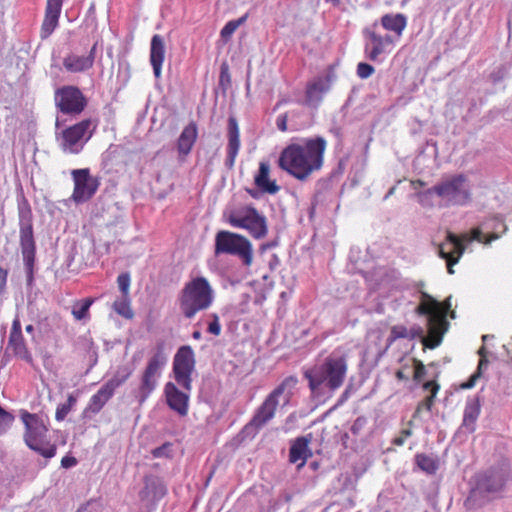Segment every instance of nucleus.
Wrapping results in <instances>:
<instances>
[{
  "label": "nucleus",
  "mask_w": 512,
  "mask_h": 512,
  "mask_svg": "<svg viewBox=\"0 0 512 512\" xmlns=\"http://www.w3.org/2000/svg\"><path fill=\"white\" fill-rule=\"evenodd\" d=\"M508 231L505 224V216L502 214H492L483 219L479 225L473 228L470 233H464L460 237L448 232L447 241L438 246V255L446 260L447 271L454 274L453 266L457 264L465 252L464 242L470 243L477 241L486 246L493 241L498 240Z\"/></svg>",
  "instance_id": "obj_1"
},
{
  "label": "nucleus",
  "mask_w": 512,
  "mask_h": 512,
  "mask_svg": "<svg viewBox=\"0 0 512 512\" xmlns=\"http://www.w3.org/2000/svg\"><path fill=\"white\" fill-rule=\"evenodd\" d=\"M326 146L321 136L291 143L281 152L279 167L298 180H306L322 167Z\"/></svg>",
  "instance_id": "obj_2"
},
{
  "label": "nucleus",
  "mask_w": 512,
  "mask_h": 512,
  "mask_svg": "<svg viewBox=\"0 0 512 512\" xmlns=\"http://www.w3.org/2000/svg\"><path fill=\"white\" fill-rule=\"evenodd\" d=\"M348 370L347 357L333 352L320 364L304 371L311 395L316 399L331 398L344 383Z\"/></svg>",
  "instance_id": "obj_3"
},
{
  "label": "nucleus",
  "mask_w": 512,
  "mask_h": 512,
  "mask_svg": "<svg viewBox=\"0 0 512 512\" xmlns=\"http://www.w3.org/2000/svg\"><path fill=\"white\" fill-rule=\"evenodd\" d=\"M450 306V297L442 305L428 293L421 292V303L416 312L427 316V335L422 339L425 347L434 349L441 344L449 326L446 315Z\"/></svg>",
  "instance_id": "obj_4"
},
{
  "label": "nucleus",
  "mask_w": 512,
  "mask_h": 512,
  "mask_svg": "<svg viewBox=\"0 0 512 512\" xmlns=\"http://www.w3.org/2000/svg\"><path fill=\"white\" fill-rule=\"evenodd\" d=\"M215 292L209 281L198 276L186 282L178 295L179 309L183 316L192 319L198 312L211 307Z\"/></svg>",
  "instance_id": "obj_5"
},
{
  "label": "nucleus",
  "mask_w": 512,
  "mask_h": 512,
  "mask_svg": "<svg viewBox=\"0 0 512 512\" xmlns=\"http://www.w3.org/2000/svg\"><path fill=\"white\" fill-rule=\"evenodd\" d=\"M296 383L292 377L284 379L274 390H272L262 404L256 409L251 420L244 426L242 433L247 436H255L258 431L270 422L276 413V409L283 400L286 405L291 397V392L287 391Z\"/></svg>",
  "instance_id": "obj_6"
},
{
  "label": "nucleus",
  "mask_w": 512,
  "mask_h": 512,
  "mask_svg": "<svg viewBox=\"0 0 512 512\" xmlns=\"http://www.w3.org/2000/svg\"><path fill=\"white\" fill-rule=\"evenodd\" d=\"M20 417L25 427V444L44 458L54 457L56 446L48 440V417L25 410L21 411Z\"/></svg>",
  "instance_id": "obj_7"
},
{
  "label": "nucleus",
  "mask_w": 512,
  "mask_h": 512,
  "mask_svg": "<svg viewBox=\"0 0 512 512\" xmlns=\"http://www.w3.org/2000/svg\"><path fill=\"white\" fill-rule=\"evenodd\" d=\"M167 362L165 344L159 342L141 373L139 385L132 391V395L140 405L156 390Z\"/></svg>",
  "instance_id": "obj_8"
},
{
  "label": "nucleus",
  "mask_w": 512,
  "mask_h": 512,
  "mask_svg": "<svg viewBox=\"0 0 512 512\" xmlns=\"http://www.w3.org/2000/svg\"><path fill=\"white\" fill-rule=\"evenodd\" d=\"M509 480L510 470L506 465L492 467L477 473L474 477L475 484L470 491L467 501L470 499L489 501L498 498L503 493Z\"/></svg>",
  "instance_id": "obj_9"
},
{
  "label": "nucleus",
  "mask_w": 512,
  "mask_h": 512,
  "mask_svg": "<svg viewBox=\"0 0 512 512\" xmlns=\"http://www.w3.org/2000/svg\"><path fill=\"white\" fill-rule=\"evenodd\" d=\"M215 254H229L237 256L244 265L250 266L253 260L251 242L244 236L222 230L215 237Z\"/></svg>",
  "instance_id": "obj_10"
},
{
  "label": "nucleus",
  "mask_w": 512,
  "mask_h": 512,
  "mask_svg": "<svg viewBox=\"0 0 512 512\" xmlns=\"http://www.w3.org/2000/svg\"><path fill=\"white\" fill-rule=\"evenodd\" d=\"M19 238L27 275V282L28 284H31L33 281L36 245L33 232L32 214L29 209L20 210L19 212Z\"/></svg>",
  "instance_id": "obj_11"
},
{
  "label": "nucleus",
  "mask_w": 512,
  "mask_h": 512,
  "mask_svg": "<svg viewBox=\"0 0 512 512\" xmlns=\"http://www.w3.org/2000/svg\"><path fill=\"white\" fill-rule=\"evenodd\" d=\"M228 222L235 228L247 230L255 239H262L268 233L266 217L252 206L232 211L228 217Z\"/></svg>",
  "instance_id": "obj_12"
},
{
  "label": "nucleus",
  "mask_w": 512,
  "mask_h": 512,
  "mask_svg": "<svg viewBox=\"0 0 512 512\" xmlns=\"http://www.w3.org/2000/svg\"><path fill=\"white\" fill-rule=\"evenodd\" d=\"M434 191L445 205H464L471 197L467 178L462 174L454 175L434 185Z\"/></svg>",
  "instance_id": "obj_13"
},
{
  "label": "nucleus",
  "mask_w": 512,
  "mask_h": 512,
  "mask_svg": "<svg viewBox=\"0 0 512 512\" xmlns=\"http://www.w3.org/2000/svg\"><path fill=\"white\" fill-rule=\"evenodd\" d=\"M95 127L90 119H85L64 129L57 138L61 149L65 153L78 154L92 137Z\"/></svg>",
  "instance_id": "obj_14"
},
{
  "label": "nucleus",
  "mask_w": 512,
  "mask_h": 512,
  "mask_svg": "<svg viewBox=\"0 0 512 512\" xmlns=\"http://www.w3.org/2000/svg\"><path fill=\"white\" fill-rule=\"evenodd\" d=\"M195 369V354L189 345L181 346L173 359V374L175 381L184 390L192 389V373Z\"/></svg>",
  "instance_id": "obj_15"
},
{
  "label": "nucleus",
  "mask_w": 512,
  "mask_h": 512,
  "mask_svg": "<svg viewBox=\"0 0 512 512\" xmlns=\"http://www.w3.org/2000/svg\"><path fill=\"white\" fill-rule=\"evenodd\" d=\"M55 105L63 114L79 115L86 107L87 100L75 86H64L55 92Z\"/></svg>",
  "instance_id": "obj_16"
},
{
  "label": "nucleus",
  "mask_w": 512,
  "mask_h": 512,
  "mask_svg": "<svg viewBox=\"0 0 512 512\" xmlns=\"http://www.w3.org/2000/svg\"><path fill=\"white\" fill-rule=\"evenodd\" d=\"M74 181L72 199L76 203H83L93 197L99 187L97 178L91 176L89 169H75L71 172Z\"/></svg>",
  "instance_id": "obj_17"
},
{
  "label": "nucleus",
  "mask_w": 512,
  "mask_h": 512,
  "mask_svg": "<svg viewBox=\"0 0 512 512\" xmlns=\"http://www.w3.org/2000/svg\"><path fill=\"white\" fill-rule=\"evenodd\" d=\"M334 75L327 73L316 77L307 84L305 92V104L317 108L323 100L324 95L330 90Z\"/></svg>",
  "instance_id": "obj_18"
},
{
  "label": "nucleus",
  "mask_w": 512,
  "mask_h": 512,
  "mask_svg": "<svg viewBox=\"0 0 512 512\" xmlns=\"http://www.w3.org/2000/svg\"><path fill=\"white\" fill-rule=\"evenodd\" d=\"M189 392L179 390L173 382H167L164 386V395L168 407L182 417L188 414Z\"/></svg>",
  "instance_id": "obj_19"
},
{
  "label": "nucleus",
  "mask_w": 512,
  "mask_h": 512,
  "mask_svg": "<svg viewBox=\"0 0 512 512\" xmlns=\"http://www.w3.org/2000/svg\"><path fill=\"white\" fill-rule=\"evenodd\" d=\"M364 35L368 38L365 44V53L372 61L378 60L379 56L386 52V48L393 44L390 35H379L372 28H366Z\"/></svg>",
  "instance_id": "obj_20"
},
{
  "label": "nucleus",
  "mask_w": 512,
  "mask_h": 512,
  "mask_svg": "<svg viewBox=\"0 0 512 512\" xmlns=\"http://www.w3.org/2000/svg\"><path fill=\"white\" fill-rule=\"evenodd\" d=\"M63 0H47L45 17L41 26L40 36L48 38L58 26Z\"/></svg>",
  "instance_id": "obj_21"
},
{
  "label": "nucleus",
  "mask_w": 512,
  "mask_h": 512,
  "mask_svg": "<svg viewBox=\"0 0 512 512\" xmlns=\"http://www.w3.org/2000/svg\"><path fill=\"white\" fill-rule=\"evenodd\" d=\"M115 389L111 387L107 382H105L100 389L91 396L84 413L87 414H98L105 404L113 397L115 394Z\"/></svg>",
  "instance_id": "obj_22"
},
{
  "label": "nucleus",
  "mask_w": 512,
  "mask_h": 512,
  "mask_svg": "<svg viewBox=\"0 0 512 512\" xmlns=\"http://www.w3.org/2000/svg\"><path fill=\"white\" fill-rule=\"evenodd\" d=\"M165 59V43L162 36L156 34L151 39L150 45V63L156 78H160L162 64Z\"/></svg>",
  "instance_id": "obj_23"
},
{
  "label": "nucleus",
  "mask_w": 512,
  "mask_h": 512,
  "mask_svg": "<svg viewBox=\"0 0 512 512\" xmlns=\"http://www.w3.org/2000/svg\"><path fill=\"white\" fill-rule=\"evenodd\" d=\"M309 442L310 439L305 436L298 437L290 447L289 461L294 464L298 463V468L303 467L307 459L312 455L309 449Z\"/></svg>",
  "instance_id": "obj_24"
},
{
  "label": "nucleus",
  "mask_w": 512,
  "mask_h": 512,
  "mask_svg": "<svg viewBox=\"0 0 512 512\" xmlns=\"http://www.w3.org/2000/svg\"><path fill=\"white\" fill-rule=\"evenodd\" d=\"M481 405L478 397H469L465 403L462 427L469 433L475 431L476 421L480 415Z\"/></svg>",
  "instance_id": "obj_25"
},
{
  "label": "nucleus",
  "mask_w": 512,
  "mask_h": 512,
  "mask_svg": "<svg viewBox=\"0 0 512 512\" xmlns=\"http://www.w3.org/2000/svg\"><path fill=\"white\" fill-rule=\"evenodd\" d=\"M270 165L268 162L261 161L259 163L258 173L254 177L255 185L263 192L275 194L279 191V186L275 181L269 179Z\"/></svg>",
  "instance_id": "obj_26"
},
{
  "label": "nucleus",
  "mask_w": 512,
  "mask_h": 512,
  "mask_svg": "<svg viewBox=\"0 0 512 512\" xmlns=\"http://www.w3.org/2000/svg\"><path fill=\"white\" fill-rule=\"evenodd\" d=\"M197 134V126L194 122L184 127L177 141V149L180 155L186 156L190 153L197 139Z\"/></svg>",
  "instance_id": "obj_27"
},
{
  "label": "nucleus",
  "mask_w": 512,
  "mask_h": 512,
  "mask_svg": "<svg viewBox=\"0 0 512 512\" xmlns=\"http://www.w3.org/2000/svg\"><path fill=\"white\" fill-rule=\"evenodd\" d=\"M382 27L400 37L407 26V17L401 13H388L381 17Z\"/></svg>",
  "instance_id": "obj_28"
},
{
  "label": "nucleus",
  "mask_w": 512,
  "mask_h": 512,
  "mask_svg": "<svg viewBox=\"0 0 512 512\" xmlns=\"http://www.w3.org/2000/svg\"><path fill=\"white\" fill-rule=\"evenodd\" d=\"M145 487L140 492V497L145 499L152 495L153 499L159 500L165 496L167 489L163 482L153 476H146L144 479Z\"/></svg>",
  "instance_id": "obj_29"
},
{
  "label": "nucleus",
  "mask_w": 512,
  "mask_h": 512,
  "mask_svg": "<svg viewBox=\"0 0 512 512\" xmlns=\"http://www.w3.org/2000/svg\"><path fill=\"white\" fill-rule=\"evenodd\" d=\"M63 66L71 73H81L92 68L91 58L76 54H69L63 59Z\"/></svg>",
  "instance_id": "obj_30"
},
{
  "label": "nucleus",
  "mask_w": 512,
  "mask_h": 512,
  "mask_svg": "<svg viewBox=\"0 0 512 512\" xmlns=\"http://www.w3.org/2000/svg\"><path fill=\"white\" fill-rule=\"evenodd\" d=\"M423 330L420 327L407 329L403 325H394L391 328L390 335L387 339L388 346H390L397 339H414L416 337H421Z\"/></svg>",
  "instance_id": "obj_31"
},
{
  "label": "nucleus",
  "mask_w": 512,
  "mask_h": 512,
  "mask_svg": "<svg viewBox=\"0 0 512 512\" xmlns=\"http://www.w3.org/2000/svg\"><path fill=\"white\" fill-rule=\"evenodd\" d=\"M228 145L227 151L239 152L240 149V132L238 122L234 117L228 119Z\"/></svg>",
  "instance_id": "obj_32"
},
{
  "label": "nucleus",
  "mask_w": 512,
  "mask_h": 512,
  "mask_svg": "<svg viewBox=\"0 0 512 512\" xmlns=\"http://www.w3.org/2000/svg\"><path fill=\"white\" fill-rule=\"evenodd\" d=\"M9 346L16 356L23 360L31 361V354L26 347L23 335L9 336Z\"/></svg>",
  "instance_id": "obj_33"
},
{
  "label": "nucleus",
  "mask_w": 512,
  "mask_h": 512,
  "mask_svg": "<svg viewBox=\"0 0 512 512\" xmlns=\"http://www.w3.org/2000/svg\"><path fill=\"white\" fill-rule=\"evenodd\" d=\"M133 368L129 365H122L117 368L112 378L107 383L115 390L124 384L132 375Z\"/></svg>",
  "instance_id": "obj_34"
},
{
  "label": "nucleus",
  "mask_w": 512,
  "mask_h": 512,
  "mask_svg": "<svg viewBox=\"0 0 512 512\" xmlns=\"http://www.w3.org/2000/svg\"><path fill=\"white\" fill-rule=\"evenodd\" d=\"M439 388V385L435 381H428L424 383L423 389L426 391H430V395L426 397L425 400L418 405L416 413L419 412L422 408H425L428 411L431 410L432 405L434 403V399L439 391Z\"/></svg>",
  "instance_id": "obj_35"
},
{
  "label": "nucleus",
  "mask_w": 512,
  "mask_h": 512,
  "mask_svg": "<svg viewBox=\"0 0 512 512\" xmlns=\"http://www.w3.org/2000/svg\"><path fill=\"white\" fill-rule=\"evenodd\" d=\"M93 298H85L76 302L72 307V315L76 320H84L89 317V309L93 304Z\"/></svg>",
  "instance_id": "obj_36"
},
{
  "label": "nucleus",
  "mask_w": 512,
  "mask_h": 512,
  "mask_svg": "<svg viewBox=\"0 0 512 512\" xmlns=\"http://www.w3.org/2000/svg\"><path fill=\"white\" fill-rule=\"evenodd\" d=\"M415 459L418 467L428 474H434L438 469L437 461L431 456L426 454H417Z\"/></svg>",
  "instance_id": "obj_37"
},
{
  "label": "nucleus",
  "mask_w": 512,
  "mask_h": 512,
  "mask_svg": "<svg viewBox=\"0 0 512 512\" xmlns=\"http://www.w3.org/2000/svg\"><path fill=\"white\" fill-rule=\"evenodd\" d=\"M113 308L117 314L123 316L126 319H131L134 316V313L130 307L129 296L121 295V297L114 302Z\"/></svg>",
  "instance_id": "obj_38"
},
{
  "label": "nucleus",
  "mask_w": 512,
  "mask_h": 512,
  "mask_svg": "<svg viewBox=\"0 0 512 512\" xmlns=\"http://www.w3.org/2000/svg\"><path fill=\"white\" fill-rule=\"evenodd\" d=\"M247 15H244L236 20L228 21L220 31V35L223 40H228L237 28L246 21Z\"/></svg>",
  "instance_id": "obj_39"
},
{
  "label": "nucleus",
  "mask_w": 512,
  "mask_h": 512,
  "mask_svg": "<svg viewBox=\"0 0 512 512\" xmlns=\"http://www.w3.org/2000/svg\"><path fill=\"white\" fill-rule=\"evenodd\" d=\"M76 398L70 394L67 398L66 403L58 405L55 413L57 421H62L68 415L72 407L76 404Z\"/></svg>",
  "instance_id": "obj_40"
},
{
  "label": "nucleus",
  "mask_w": 512,
  "mask_h": 512,
  "mask_svg": "<svg viewBox=\"0 0 512 512\" xmlns=\"http://www.w3.org/2000/svg\"><path fill=\"white\" fill-rule=\"evenodd\" d=\"M435 196H436V191H434V186L427 190L417 193L418 202L423 207L434 206V197Z\"/></svg>",
  "instance_id": "obj_41"
},
{
  "label": "nucleus",
  "mask_w": 512,
  "mask_h": 512,
  "mask_svg": "<svg viewBox=\"0 0 512 512\" xmlns=\"http://www.w3.org/2000/svg\"><path fill=\"white\" fill-rule=\"evenodd\" d=\"M14 415L0 406V436L5 434L14 422Z\"/></svg>",
  "instance_id": "obj_42"
},
{
  "label": "nucleus",
  "mask_w": 512,
  "mask_h": 512,
  "mask_svg": "<svg viewBox=\"0 0 512 512\" xmlns=\"http://www.w3.org/2000/svg\"><path fill=\"white\" fill-rule=\"evenodd\" d=\"M131 278L129 273H121L117 277V284L119 290L123 296H129V288H130Z\"/></svg>",
  "instance_id": "obj_43"
},
{
  "label": "nucleus",
  "mask_w": 512,
  "mask_h": 512,
  "mask_svg": "<svg viewBox=\"0 0 512 512\" xmlns=\"http://www.w3.org/2000/svg\"><path fill=\"white\" fill-rule=\"evenodd\" d=\"M374 67L368 63L360 62L357 65V76L361 79H367L374 73Z\"/></svg>",
  "instance_id": "obj_44"
},
{
  "label": "nucleus",
  "mask_w": 512,
  "mask_h": 512,
  "mask_svg": "<svg viewBox=\"0 0 512 512\" xmlns=\"http://www.w3.org/2000/svg\"><path fill=\"white\" fill-rule=\"evenodd\" d=\"M212 321L208 325V332L218 336L221 333V325L219 316L217 314H211Z\"/></svg>",
  "instance_id": "obj_45"
},
{
  "label": "nucleus",
  "mask_w": 512,
  "mask_h": 512,
  "mask_svg": "<svg viewBox=\"0 0 512 512\" xmlns=\"http://www.w3.org/2000/svg\"><path fill=\"white\" fill-rule=\"evenodd\" d=\"M366 424L367 419L365 417H358L351 426V432L354 435H358Z\"/></svg>",
  "instance_id": "obj_46"
},
{
  "label": "nucleus",
  "mask_w": 512,
  "mask_h": 512,
  "mask_svg": "<svg viewBox=\"0 0 512 512\" xmlns=\"http://www.w3.org/2000/svg\"><path fill=\"white\" fill-rule=\"evenodd\" d=\"M219 83L222 87H226L230 83V74L226 64L221 66Z\"/></svg>",
  "instance_id": "obj_47"
},
{
  "label": "nucleus",
  "mask_w": 512,
  "mask_h": 512,
  "mask_svg": "<svg viewBox=\"0 0 512 512\" xmlns=\"http://www.w3.org/2000/svg\"><path fill=\"white\" fill-rule=\"evenodd\" d=\"M411 435H412L411 429H409V428L403 429L400 432V435L394 438L393 444L396 446H402L405 443L406 439L408 437H410Z\"/></svg>",
  "instance_id": "obj_48"
},
{
  "label": "nucleus",
  "mask_w": 512,
  "mask_h": 512,
  "mask_svg": "<svg viewBox=\"0 0 512 512\" xmlns=\"http://www.w3.org/2000/svg\"><path fill=\"white\" fill-rule=\"evenodd\" d=\"M426 373L425 366L423 363L419 361H415V368H414V380L420 381Z\"/></svg>",
  "instance_id": "obj_49"
},
{
  "label": "nucleus",
  "mask_w": 512,
  "mask_h": 512,
  "mask_svg": "<svg viewBox=\"0 0 512 512\" xmlns=\"http://www.w3.org/2000/svg\"><path fill=\"white\" fill-rule=\"evenodd\" d=\"M287 117H288L287 113L281 114L277 117L276 126L282 132L287 131Z\"/></svg>",
  "instance_id": "obj_50"
},
{
  "label": "nucleus",
  "mask_w": 512,
  "mask_h": 512,
  "mask_svg": "<svg viewBox=\"0 0 512 512\" xmlns=\"http://www.w3.org/2000/svg\"><path fill=\"white\" fill-rule=\"evenodd\" d=\"M77 465V460L73 456H64L61 460V466L63 468H72Z\"/></svg>",
  "instance_id": "obj_51"
},
{
  "label": "nucleus",
  "mask_w": 512,
  "mask_h": 512,
  "mask_svg": "<svg viewBox=\"0 0 512 512\" xmlns=\"http://www.w3.org/2000/svg\"><path fill=\"white\" fill-rule=\"evenodd\" d=\"M22 335L21 323L18 317L12 322L10 336Z\"/></svg>",
  "instance_id": "obj_52"
},
{
  "label": "nucleus",
  "mask_w": 512,
  "mask_h": 512,
  "mask_svg": "<svg viewBox=\"0 0 512 512\" xmlns=\"http://www.w3.org/2000/svg\"><path fill=\"white\" fill-rule=\"evenodd\" d=\"M237 155V152L227 151V157L225 159V166L227 168L232 169L234 167Z\"/></svg>",
  "instance_id": "obj_53"
},
{
  "label": "nucleus",
  "mask_w": 512,
  "mask_h": 512,
  "mask_svg": "<svg viewBox=\"0 0 512 512\" xmlns=\"http://www.w3.org/2000/svg\"><path fill=\"white\" fill-rule=\"evenodd\" d=\"M479 375H480V373H479V372H478V373L473 374V375L471 376V378H470L467 382H465V383H463V384L461 385V387H462L463 389H470V388L474 387V385H475V383H476V380L479 378Z\"/></svg>",
  "instance_id": "obj_54"
},
{
  "label": "nucleus",
  "mask_w": 512,
  "mask_h": 512,
  "mask_svg": "<svg viewBox=\"0 0 512 512\" xmlns=\"http://www.w3.org/2000/svg\"><path fill=\"white\" fill-rule=\"evenodd\" d=\"M98 43L96 42L92 48L89 51V54L86 56L87 58H91V63L94 64L95 56H96V50H97Z\"/></svg>",
  "instance_id": "obj_55"
},
{
  "label": "nucleus",
  "mask_w": 512,
  "mask_h": 512,
  "mask_svg": "<svg viewBox=\"0 0 512 512\" xmlns=\"http://www.w3.org/2000/svg\"><path fill=\"white\" fill-rule=\"evenodd\" d=\"M277 244H278L277 241L268 242V243L262 245V249L263 250L271 249V248L276 247Z\"/></svg>",
  "instance_id": "obj_56"
},
{
  "label": "nucleus",
  "mask_w": 512,
  "mask_h": 512,
  "mask_svg": "<svg viewBox=\"0 0 512 512\" xmlns=\"http://www.w3.org/2000/svg\"><path fill=\"white\" fill-rule=\"evenodd\" d=\"M396 377L399 379V380H407L408 379V376L402 371V370H398L396 372Z\"/></svg>",
  "instance_id": "obj_57"
},
{
  "label": "nucleus",
  "mask_w": 512,
  "mask_h": 512,
  "mask_svg": "<svg viewBox=\"0 0 512 512\" xmlns=\"http://www.w3.org/2000/svg\"><path fill=\"white\" fill-rule=\"evenodd\" d=\"M6 277H7V271L4 270L3 268H0V278L3 283L6 282Z\"/></svg>",
  "instance_id": "obj_58"
},
{
  "label": "nucleus",
  "mask_w": 512,
  "mask_h": 512,
  "mask_svg": "<svg viewBox=\"0 0 512 512\" xmlns=\"http://www.w3.org/2000/svg\"><path fill=\"white\" fill-rule=\"evenodd\" d=\"M349 396V391L345 390L341 396L340 403H343Z\"/></svg>",
  "instance_id": "obj_59"
},
{
  "label": "nucleus",
  "mask_w": 512,
  "mask_h": 512,
  "mask_svg": "<svg viewBox=\"0 0 512 512\" xmlns=\"http://www.w3.org/2000/svg\"><path fill=\"white\" fill-rule=\"evenodd\" d=\"M415 287L419 290L420 293L423 292L422 288L424 287V282H422V281L417 282L415 284Z\"/></svg>",
  "instance_id": "obj_60"
},
{
  "label": "nucleus",
  "mask_w": 512,
  "mask_h": 512,
  "mask_svg": "<svg viewBox=\"0 0 512 512\" xmlns=\"http://www.w3.org/2000/svg\"><path fill=\"white\" fill-rule=\"evenodd\" d=\"M25 330L27 333L32 334L34 332V326L29 324L26 326Z\"/></svg>",
  "instance_id": "obj_61"
},
{
  "label": "nucleus",
  "mask_w": 512,
  "mask_h": 512,
  "mask_svg": "<svg viewBox=\"0 0 512 512\" xmlns=\"http://www.w3.org/2000/svg\"><path fill=\"white\" fill-rule=\"evenodd\" d=\"M194 339H200L201 338V332L200 331H194L192 334Z\"/></svg>",
  "instance_id": "obj_62"
},
{
  "label": "nucleus",
  "mask_w": 512,
  "mask_h": 512,
  "mask_svg": "<svg viewBox=\"0 0 512 512\" xmlns=\"http://www.w3.org/2000/svg\"><path fill=\"white\" fill-rule=\"evenodd\" d=\"M162 448H157L154 450L153 454L155 457H159L161 455Z\"/></svg>",
  "instance_id": "obj_63"
},
{
  "label": "nucleus",
  "mask_w": 512,
  "mask_h": 512,
  "mask_svg": "<svg viewBox=\"0 0 512 512\" xmlns=\"http://www.w3.org/2000/svg\"><path fill=\"white\" fill-rule=\"evenodd\" d=\"M327 3H332L334 6H338L340 3V0H325Z\"/></svg>",
  "instance_id": "obj_64"
}]
</instances>
